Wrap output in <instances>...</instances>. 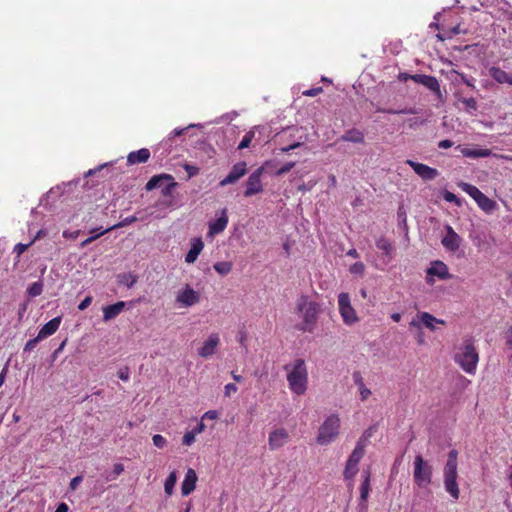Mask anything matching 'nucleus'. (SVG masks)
<instances>
[{"mask_svg":"<svg viewBox=\"0 0 512 512\" xmlns=\"http://www.w3.org/2000/svg\"><path fill=\"white\" fill-rule=\"evenodd\" d=\"M289 386L298 395L303 394L307 389V370L303 359H296L294 367L287 375Z\"/></svg>","mask_w":512,"mask_h":512,"instance_id":"obj_3","label":"nucleus"},{"mask_svg":"<svg viewBox=\"0 0 512 512\" xmlns=\"http://www.w3.org/2000/svg\"><path fill=\"white\" fill-rule=\"evenodd\" d=\"M453 145H454V143L449 139L441 140L438 143V147L441 149H448V148H451Z\"/></svg>","mask_w":512,"mask_h":512,"instance_id":"obj_60","label":"nucleus"},{"mask_svg":"<svg viewBox=\"0 0 512 512\" xmlns=\"http://www.w3.org/2000/svg\"><path fill=\"white\" fill-rule=\"evenodd\" d=\"M69 507L65 502H61L58 504L55 512H68Z\"/></svg>","mask_w":512,"mask_h":512,"instance_id":"obj_64","label":"nucleus"},{"mask_svg":"<svg viewBox=\"0 0 512 512\" xmlns=\"http://www.w3.org/2000/svg\"><path fill=\"white\" fill-rule=\"evenodd\" d=\"M406 163L424 181L434 180L439 175V172L437 169L432 168L428 165L418 163L413 160H407Z\"/></svg>","mask_w":512,"mask_h":512,"instance_id":"obj_12","label":"nucleus"},{"mask_svg":"<svg viewBox=\"0 0 512 512\" xmlns=\"http://www.w3.org/2000/svg\"><path fill=\"white\" fill-rule=\"evenodd\" d=\"M459 187L466 192L471 198H473L478 206L486 213H491L496 209L497 203L488 198L484 193H482L476 186L461 182L459 183Z\"/></svg>","mask_w":512,"mask_h":512,"instance_id":"obj_7","label":"nucleus"},{"mask_svg":"<svg viewBox=\"0 0 512 512\" xmlns=\"http://www.w3.org/2000/svg\"><path fill=\"white\" fill-rule=\"evenodd\" d=\"M459 101H461L462 103H464L466 105L467 110L475 111L478 108L477 101L473 97H470V98L462 97V98H459Z\"/></svg>","mask_w":512,"mask_h":512,"instance_id":"obj_44","label":"nucleus"},{"mask_svg":"<svg viewBox=\"0 0 512 512\" xmlns=\"http://www.w3.org/2000/svg\"><path fill=\"white\" fill-rule=\"evenodd\" d=\"M432 474V466L421 455H416L413 471L414 483L419 488H426L432 482Z\"/></svg>","mask_w":512,"mask_h":512,"instance_id":"obj_5","label":"nucleus"},{"mask_svg":"<svg viewBox=\"0 0 512 512\" xmlns=\"http://www.w3.org/2000/svg\"><path fill=\"white\" fill-rule=\"evenodd\" d=\"M43 291V283L41 281L34 282V297L40 295Z\"/></svg>","mask_w":512,"mask_h":512,"instance_id":"obj_62","label":"nucleus"},{"mask_svg":"<svg viewBox=\"0 0 512 512\" xmlns=\"http://www.w3.org/2000/svg\"><path fill=\"white\" fill-rule=\"evenodd\" d=\"M204 248V243L201 238H195L193 239L191 243V247L188 251V253L185 255V262L187 263H194L201 251Z\"/></svg>","mask_w":512,"mask_h":512,"instance_id":"obj_24","label":"nucleus"},{"mask_svg":"<svg viewBox=\"0 0 512 512\" xmlns=\"http://www.w3.org/2000/svg\"><path fill=\"white\" fill-rule=\"evenodd\" d=\"M137 220H138V218L136 216L126 217L122 221H120L119 223L114 224V225L104 229L103 232H110L112 230H116L118 228H122V227L128 226V225L136 222Z\"/></svg>","mask_w":512,"mask_h":512,"instance_id":"obj_36","label":"nucleus"},{"mask_svg":"<svg viewBox=\"0 0 512 512\" xmlns=\"http://www.w3.org/2000/svg\"><path fill=\"white\" fill-rule=\"evenodd\" d=\"M412 80L415 83L421 84L425 86L427 89L432 91L437 97L442 100V93L440 89V84L436 77L426 74H414Z\"/></svg>","mask_w":512,"mask_h":512,"instance_id":"obj_13","label":"nucleus"},{"mask_svg":"<svg viewBox=\"0 0 512 512\" xmlns=\"http://www.w3.org/2000/svg\"><path fill=\"white\" fill-rule=\"evenodd\" d=\"M300 312L303 313V322L297 326L298 330L312 332L318 320L320 306L317 302L308 301L307 296H301L297 305Z\"/></svg>","mask_w":512,"mask_h":512,"instance_id":"obj_2","label":"nucleus"},{"mask_svg":"<svg viewBox=\"0 0 512 512\" xmlns=\"http://www.w3.org/2000/svg\"><path fill=\"white\" fill-rule=\"evenodd\" d=\"M296 162H287L286 164H284L282 167H280L276 172L275 174L277 176H282L286 173H288L294 166H295Z\"/></svg>","mask_w":512,"mask_h":512,"instance_id":"obj_49","label":"nucleus"},{"mask_svg":"<svg viewBox=\"0 0 512 512\" xmlns=\"http://www.w3.org/2000/svg\"><path fill=\"white\" fill-rule=\"evenodd\" d=\"M200 128L202 127L201 124H189L187 127L185 128H176L172 131V133L170 134L168 140H172L174 139L175 137H178V136H181L184 134L185 131H187L188 129H191V128Z\"/></svg>","mask_w":512,"mask_h":512,"instance_id":"obj_42","label":"nucleus"},{"mask_svg":"<svg viewBox=\"0 0 512 512\" xmlns=\"http://www.w3.org/2000/svg\"><path fill=\"white\" fill-rule=\"evenodd\" d=\"M397 218H398V223H399V226L407 231L408 230V226H407V215H406V210L404 208L403 205L399 206L398 207V210H397Z\"/></svg>","mask_w":512,"mask_h":512,"instance_id":"obj_39","label":"nucleus"},{"mask_svg":"<svg viewBox=\"0 0 512 512\" xmlns=\"http://www.w3.org/2000/svg\"><path fill=\"white\" fill-rule=\"evenodd\" d=\"M413 327L417 329V332H416L417 343L419 345H423L425 340H424V333L422 331L420 322L416 319H413L410 322V328H413Z\"/></svg>","mask_w":512,"mask_h":512,"instance_id":"obj_40","label":"nucleus"},{"mask_svg":"<svg viewBox=\"0 0 512 512\" xmlns=\"http://www.w3.org/2000/svg\"><path fill=\"white\" fill-rule=\"evenodd\" d=\"M176 481H177L176 473L173 471L169 474V476L166 478L165 483H164V490H165L166 494H168V495L172 494L174 486L176 484Z\"/></svg>","mask_w":512,"mask_h":512,"instance_id":"obj_38","label":"nucleus"},{"mask_svg":"<svg viewBox=\"0 0 512 512\" xmlns=\"http://www.w3.org/2000/svg\"><path fill=\"white\" fill-rule=\"evenodd\" d=\"M289 438L288 432L284 428L276 429L269 435V448L276 450L284 446Z\"/></svg>","mask_w":512,"mask_h":512,"instance_id":"obj_18","label":"nucleus"},{"mask_svg":"<svg viewBox=\"0 0 512 512\" xmlns=\"http://www.w3.org/2000/svg\"><path fill=\"white\" fill-rule=\"evenodd\" d=\"M61 322V317H55L51 319L49 322L43 325V327L40 329L38 335L34 337V345L45 339L46 337L54 334L57 329L59 328Z\"/></svg>","mask_w":512,"mask_h":512,"instance_id":"obj_19","label":"nucleus"},{"mask_svg":"<svg viewBox=\"0 0 512 512\" xmlns=\"http://www.w3.org/2000/svg\"><path fill=\"white\" fill-rule=\"evenodd\" d=\"M247 173V163L240 161L234 164L228 175L219 183L221 187L234 184Z\"/></svg>","mask_w":512,"mask_h":512,"instance_id":"obj_11","label":"nucleus"},{"mask_svg":"<svg viewBox=\"0 0 512 512\" xmlns=\"http://www.w3.org/2000/svg\"><path fill=\"white\" fill-rule=\"evenodd\" d=\"M301 146H303V142H294V143H292L291 145H288V146H286V147H282V148L280 149V151H281L282 153H288V152H290L291 150H294V149L299 148V147H301Z\"/></svg>","mask_w":512,"mask_h":512,"instance_id":"obj_56","label":"nucleus"},{"mask_svg":"<svg viewBox=\"0 0 512 512\" xmlns=\"http://www.w3.org/2000/svg\"><path fill=\"white\" fill-rule=\"evenodd\" d=\"M184 169L188 173L189 177H193V176H195V175H197L199 173V168L198 167L192 166V165H189V164H186L184 166Z\"/></svg>","mask_w":512,"mask_h":512,"instance_id":"obj_54","label":"nucleus"},{"mask_svg":"<svg viewBox=\"0 0 512 512\" xmlns=\"http://www.w3.org/2000/svg\"><path fill=\"white\" fill-rule=\"evenodd\" d=\"M340 419L338 415L332 414L319 427L316 441L319 445H328L339 435Z\"/></svg>","mask_w":512,"mask_h":512,"instance_id":"obj_4","label":"nucleus"},{"mask_svg":"<svg viewBox=\"0 0 512 512\" xmlns=\"http://www.w3.org/2000/svg\"><path fill=\"white\" fill-rule=\"evenodd\" d=\"M152 440H153V444L159 448V449H162L166 446L167 444V441L166 439L160 435V434H155L153 437H152Z\"/></svg>","mask_w":512,"mask_h":512,"instance_id":"obj_47","label":"nucleus"},{"mask_svg":"<svg viewBox=\"0 0 512 512\" xmlns=\"http://www.w3.org/2000/svg\"><path fill=\"white\" fill-rule=\"evenodd\" d=\"M364 133L357 128H351L347 130L343 135L340 136L338 141L352 142V143H364Z\"/></svg>","mask_w":512,"mask_h":512,"instance_id":"obj_26","label":"nucleus"},{"mask_svg":"<svg viewBox=\"0 0 512 512\" xmlns=\"http://www.w3.org/2000/svg\"><path fill=\"white\" fill-rule=\"evenodd\" d=\"M270 165H272V161H266L262 166L257 168L249 175L246 181V189L243 192L245 197H251L263 191L261 175Z\"/></svg>","mask_w":512,"mask_h":512,"instance_id":"obj_8","label":"nucleus"},{"mask_svg":"<svg viewBox=\"0 0 512 512\" xmlns=\"http://www.w3.org/2000/svg\"><path fill=\"white\" fill-rule=\"evenodd\" d=\"M80 234V230H75V231H69V230H65L63 232V237L64 238H70V239H76Z\"/></svg>","mask_w":512,"mask_h":512,"instance_id":"obj_59","label":"nucleus"},{"mask_svg":"<svg viewBox=\"0 0 512 512\" xmlns=\"http://www.w3.org/2000/svg\"><path fill=\"white\" fill-rule=\"evenodd\" d=\"M419 318L420 324L422 323L426 328L430 329L431 331H434L436 329L434 323L444 324L443 320L435 318L432 314L428 312L420 313Z\"/></svg>","mask_w":512,"mask_h":512,"instance_id":"obj_30","label":"nucleus"},{"mask_svg":"<svg viewBox=\"0 0 512 512\" xmlns=\"http://www.w3.org/2000/svg\"><path fill=\"white\" fill-rule=\"evenodd\" d=\"M255 136V133L254 131H248L244 137L242 138L241 142L239 143L238 145V149L239 150H242V149H245V148H248L253 140Z\"/></svg>","mask_w":512,"mask_h":512,"instance_id":"obj_41","label":"nucleus"},{"mask_svg":"<svg viewBox=\"0 0 512 512\" xmlns=\"http://www.w3.org/2000/svg\"><path fill=\"white\" fill-rule=\"evenodd\" d=\"M150 158V151L146 148L139 149L137 151L128 154L127 162L130 165L145 163Z\"/></svg>","mask_w":512,"mask_h":512,"instance_id":"obj_27","label":"nucleus"},{"mask_svg":"<svg viewBox=\"0 0 512 512\" xmlns=\"http://www.w3.org/2000/svg\"><path fill=\"white\" fill-rule=\"evenodd\" d=\"M195 436L196 434L192 430L187 431L183 436L182 443L186 446H190L192 443H194Z\"/></svg>","mask_w":512,"mask_h":512,"instance_id":"obj_48","label":"nucleus"},{"mask_svg":"<svg viewBox=\"0 0 512 512\" xmlns=\"http://www.w3.org/2000/svg\"><path fill=\"white\" fill-rule=\"evenodd\" d=\"M173 176L170 174L162 173L158 175L152 176L149 181L145 185V189L147 191H152L154 189L163 188L165 184H167V181H172Z\"/></svg>","mask_w":512,"mask_h":512,"instance_id":"obj_22","label":"nucleus"},{"mask_svg":"<svg viewBox=\"0 0 512 512\" xmlns=\"http://www.w3.org/2000/svg\"><path fill=\"white\" fill-rule=\"evenodd\" d=\"M364 480L360 488V504L359 506L366 508V502L370 491V471H363Z\"/></svg>","mask_w":512,"mask_h":512,"instance_id":"obj_28","label":"nucleus"},{"mask_svg":"<svg viewBox=\"0 0 512 512\" xmlns=\"http://www.w3.org/2000/svg\"><path fill=\"white\" fill-rule=\"evenodd\" d=\"M79 182H80V179L77 178L75 180L63 182L61 185L52 187L46 193L45 197L40 200V205L48 206V205H50V203L55 202L58 198H60L64 194L71 193L73 190V187H76L79 184Z\"/></svg>","mask_w":512,"mask_h":512,"instance_id":"obj_9","label":"nucleus"},{"mask_svg":"<svg viewBox=\"0 0 512 512\" xmlns=\"http://www.w3.org/2000/svg\"><path fill=\"white\" fill-rule=\"evenodd\" d=\"M461 152L465 157L470 158L488 157L491 154V151L489 149L463 148Z\"/></svg>","mask_w":512,"mask_h":512,"instance_id":"obj_33","label":"nucleus"},{"mask_svg":"<svg viewBox=\"0 0 512 512\" xmlns=\"http://www.w3.org/2000/svg\"><path fill=\"white\" fill-rule=\"evenodd\" d=\"M176 301L185 307H190L200 301V295L189 285L179 291L176 296Z\"/></svg>","mask_w":512,"mask_h":512,"instance_id":"obj_15","label":"nucleus"},{"mask_svg":"<svg viewBox=\"0 0 512 512\" xmlns=\"http://www.w3.org/2000/svg\"><path fill=\"white\" fill-rule=\"evenodd\" d=\"M106 232H103V230L101 232H99L98 234H94L90 237H88L87 239L83 240L79 247L80 248H85L86 246H88L90 243H92L93 241H95L96 239H98L101 235L105 234Z\"/></svg>","mask_w":512,"mask_h":512,"instance_id":"obj_51","label":"nucleus"},{"mask_svg":"<svg viewBox=\"0 0 512 512\" xmlns=\"http://www.w3.org/2000/svg\"><path fill=\"white\" fill-rule=\"evenodd\" d=\"M443 198L447 202L455 203L457 206H461V204H462L461 199L459 197H457L454 193H452V192H450L448 190H444Z\"/></svg>","mask_w":512,"mask_h":512,"instance_id":"obj_43","label":"nucleus"},{"mask_svg":"<svg viewBox=\"0 0 512 512\" xmlns=\"http://www.w3.org/2000/svg\"><path fill=\"white\" fill-rule=\"evenodd\" d=\"M178 187V183L173 179L172 181H167V184L163 186L161 189V194L164 198H172L173 191Z\"/></svg>","mask_w":512,"mask_h":512,"instance_id":"obj_37","label":"nucleus"},{"mask_svg":"<svg viewBox=\"0 0 512 512\" xmlns=\"http://www.w3.org/2000/svg\"><path fill=\"white\" fill-rule=\"evenodd\" d=\"M136 281V276L128 273L122 275V280L120 282L125 284L128 288H131L136 283Z\"/></svg>","mask_w":512,"mask_h":512,"instance_id":"obj_45","label":"nucleus"},{"mask_svg":"<svg viewBox=\"0 0 512 512\" xmlns=\"http://www.w3.org/2000/svg\"><path fill=\"white\" fill-rule=\"evenodd\" d=\"M228 224L226 209L222 210L221 216L209 223V234L216 235L223 232Z\"/></svg>","mask_w":512,"mask_h":512,"instance_id":"obj_25","label":"nucleus"},{"mask_svg":"<svg viewBox=\"0 0 512 512\" xmlns=\"http://www.w3.org/2000/svg\"><path fill=\"white\" fill-rule=\"evenodd\" d=\"M219 344V337L217 334H211L208 339L203 343V346L198 350L201 357L207 358L215 353V349Z\"/></svg>","mask_w":512,"mask_h":512,"instance_id":"obj_21","label":"nucleus"},{"mask_svg":"<svg viewBox=\"0 0 512 512\" xmlns=\"http://www.w3.org/2000/svg\"><path fill=\"white\" fill-rule=\"evenodd\" d=\"M125 302L119 301L117 303L105 306L103 308V320L109 321L116 318L125 308Z\"/></svg>","mask_w":512,"mask_h":512,"instance_id":"obj_23","label":"nucleus"},{"mask_svg":"<svg viewBox=\"0 0 512 512\" xmlns=\"http://www.w3.org/2000/svg\"><path fill=\"white\" fill-rule=\"evenodd\" d=\"M197 480L198 476L195 470L189 468L181 485V493L183 496H188L195 490Z\"/></svg>","mask_w":512,"mask_h":512,"instance_id":"obj_20","label":"nucleus"},{"mask_svg":"<svg viewBox=\"0 0 512 512\" xmlns=\"http://www.w3.org/2000/svg\"><path fill=\"white\" fill-rule=\"evenodd\" d=\"M322 91H323L322 87H315V88H311L309 90L304 91L303 95L309 96V97H314V96L320 94Z\"/></svg>","mask_w":512,"mask_h":512,"instance_id":"obj_55","label":"nucleus"},{"mask_svg":"<svg viewBox=\"0 0 512 512\" xmlns=\"http://www.w3.org/2000/svg\"><path fill=\"white\" fill-rule=\"evenodd\" d=\"M376 247L383 252V254L387 257H391V254L394 250L392 244L390 243V241L388 239H386L385 237H380L377 241H376Z\"/></svg>","mask_w":512,"mask_h":512,"instance_id":"obj_32","label":"nucleus"},{"mask_svg":"<svg viewBox=\"0 0 512 512\" xmlns=\"http://www.w3.org/2000/svg\"><path fill=\"white\" fill-rule=\"evenodd\" d=\"M195 147L200 150H203L206 153L214 152L213 147L209 143H207L205 140L197 141Z\"/></svg>","mask_w":512,"mask_h":512,"instance_id":"obj_50","label":"nucleus"},{"mask_svg":"<svg viewBox=\"0 0 512 512\" xmlns=\"http://www.w3.org/2000/svg\"><path fill=\"white\" fill-rule=\"evenodd\" d=\"M506 345L512 349V327H510L505 334Z\"/></svg>","mask_w":512,"mask_h":512,"instance_id":"obj_63","label":"nucleus"},{"mask_svg":"<svg viewBox=\"0 0 512 512\" xmlns=\"http://www.w3.org/2000/svg\"><path fill=\"white\" fill-rule=\"evenodd\" d=\"M92 302V297L91 296H86L81 302L80 304L78 305V309L80 311H83L85 310Z\"/></svg>","mask_w":512,"mask_h":512,"instance_id":"obj_57","label":"nucleus"},{"mask_svg":"<svg viewBox=\"0 0 512 512\" xmlns=\"http://www.w3.org/2000/svg\"><path fill=\"white\" fill-rule=\"evenodd\" d=\"M365 270V265L362 262H356L352 264L349 268L350 273L355 275H363Z\"/></svg>","mask_w":512,"mask_h":512,"instance_id":"obj_46","label":"nucleus"},{"mask_svg":"<svg viewBox=\"0 0 512 512\" xmlns=\"http://www.w3.org/2000/svg\"><path fill=\"white\" fill-rule=\"evenodd\" d=\"M67 343V338L64 339L61 344L59 345V347L53 352L52 354V360H56V358L58 357V354L63 350V348L65 347Z\"/></svg>","mask_w":512,"mask_h":512,"instance_id":"obj_61","label":"nucleus"},{"mask_svg":"<svg viewBox=\"0 0 512 512\" xmlns=\"http://www.w3.org/2000/svg\"><path fill=\"white\" fill-rule=\"evenodd\" d=\"M117 376L123 380V381H127L130 377V370L127 366L123 367V368H120L117 372Z\"/></svg>","mask_w":512,"mask_h":512,"instance_id":"obj_53","label":"nucleus"},{"mask_svg":"<svg viewBox=\"0 0 512 512\" xmlns=\"http://www.w3.org/2000/svg\"><path fill=\"white\" fill-rule=\"evenodd\" d=\"M352 377L354 383L359 387L361 399L366 400L370 396L371 391L366 388L361 372L354 371Z\"/></svg>","mask_w":512,"mask_h":512,"instance_id":"obj_29","label":"nucleus"},{"mask_svg":"<svg viewBox=\"0 0 512 512\" xmlns=\"http://www.w3.org/2000/svg\"><path fill=\"white\" fill-rule=\"evenodd\" d=\"M361 449H354L350 454L346 466L343 472V476L346 480L352 479L358 473V464L362 459Z\"/></svg>","mask_w":512,"mask_h":512,"instance_id":"obj_14","label":"nucleus"},{"mask_svg":"<svg viewBox=\"0 0 512 512\" xmlns=\"http://www.w3.org/2000/svg\"><path fill=\"white\" fill-rule=\"evenodd\" d=\"M339 312L342 316L343 322L347 325H352L359 321L355 309L350 303L349 294L341 292L338 295Z\"/></svg>","mask_w":512,"mask_h":512,"instance_id":"obj_10","label":"nucleus"},{"mask_svg":"<svg viewBox=\"0 0 512 512\" xmlns=\"http://www.w3.org/2000/svg\"><path fill=\"white\" fill-rule=\"evenodd\" d=\"M427 276H437L441 280L452 278L447 265L440 260L431 262L430 267L427 269Z\"/></svg>","mask_w":512,"mask_h":512,"instance_id":"obj_17","label":"nucleus"},{"mask_svg":"<svg viewBox=\"0 0 512 512\" xmlns=\"http://www.w3.org/2000/svg\"><path fill=\"white\" fill-rule=\"evenodd\" d=\"M446 235L442 238V245L451 252L459 249L462 239L450 225L445 226Z\"/></svg>","mask_w":512,"mask_h":512,"instance_id":"obj_16","label":"nucleus"},{"mask_svg":"<svg viewBox=\"0 0 512 512\" xmlns=\"http://www.w3.org/2000/svg\"><path fill=\"white\" fill-rule=\"evenodd\" d=\"M32 245V241L27 244L19 243L14 247V252L16 253L17 258L21 256V254L27 250V248Z\"/></svg>","mask_w":512,"mask_h":512,"instance_id":"obj_52","label":"nucleus"},{"mask_svg":"<svg viewBox=\"0 0 512 512\" xmlns=\"http://www.w3.org/2000/svg\"><path fill=\"white\" fill-rule=\"evenodd\" d=\"M214 269L217 273L222 276L229 274L232 270V262L230 261H221L214 264Z\"/></svg>","mask_w":512,"mask_h":512,"instance_id":"obj_35","label":"nucleus"},{"mask_svg":"<svg viewBox=\"0 0 512 512\" xmlns=\"http://www.w3.org/2000/svg\"><path fill=\"white\" fill-rule=\"evenodd\" d=\"M478 359V353L471 340H466L462 353L455 356V361L467 373H473L475 371Z\"/></svg>","mask_w":512,"mask_h":512,"instance_id":"obj_6","label":"nucleus"},{"mask_svg":"<svg viewBox=\"0 0 512 512\" xmlns=\"http://www.w3.org/2000/svg\"><path fill=\"white\" fill-rule=\"evenodd\" d=\"M376 112L387 113V114H417V110L415 108H403V109H386L377 107Z\"/></svg>","mask_w":512,"mask_h":512,"instance_id":"obj_34","label":"nucleus"},{"mask_svg":"<svg viewBox=\"0 0 512 512\" xmlns=\"http://www.w3.org/2000/svg\"><path fill=\"white\" fill-rule=\"evenodd\" d=\"M489 75L491 78H493L499 84H504V83H507V81H508L509 73L505 72L504 70H502L499 67L493 66L489 69Z\"/></svg>","mask_w":512,"mask_h":512,"instance_id":"obj_31","label":"nucleus"},{"mask_svg":"<svg viewBox=\"0 0 512 512\" xmlns=\"http://www.w3.org/2000/svg\"><path fill=\"white\" fill-rule=\"evenodd\" d=\"M457 456L458 451L456 449H452L449 451L443 471L445 490L450 494V496L454 500H457L460 494L457 483Z\"/></svg>","mask_w":512,"mask_h":512,"instance_id":"obj_1","label":"nucleus"},{"mask_svg":"<svg viewBox=\"0 0 512 512\" xmlns=\"http://www.w3.org/2000/svg\"><path fill=\"white\" fill-rule=\"evenodd\" d=\"M82 481H83V477L80 475L72 478V480L70 481V489L73 491L76 490Z\"/></svg>","mask_w":512,"mask_h":512,"instance_id":"obj_58","label":"nucleus"}]
</instances>
